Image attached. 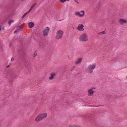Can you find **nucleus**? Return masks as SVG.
<instances>
[{
  "instance_id": "1",
  "label": "nucleus",
  "mask_w": 127,
  "mask_h": 127,
  "mask_svg": "<svg viewBox=\"0 0 127 127\" xmlns=\"http://www.w3.org/2000/svg\"><path fill=\"white\" fill-rule=\"evenodd\" d=\"M47 118V113H43L41 114H39L35 119V122H38L42 121V120H44Z\"/></svg>"
},
{
  "instance_id": "2",
  "label": "nucleus",
  "mask_w": 127,
  "mask_h": 127,
  "mask_svg": "<svg viewBox=\"0 0 127 127\" xmlns=\"http://www.w3.org/2000/svg\"><path fill=\"white\" fill-rule=\"evenodd\" d=\"M97 64H90L86 68V72L87 73H89V74L92 73V72L94 71V69L96 68V66Z\"/></svg>"
},
{
  "instance_id": "3",
  "label": "nucleus",
  "mask_w": 127,
  "mask_h": 127,
  "mask_svg": "<svg viewBox=\"0 0 127 127\" xmlns=\"http://www.w3.org/2000/svg\"><path fill=\"white\" fill-rule=\"evenodd\" d=\"M79 41H88V35L86 33H83L81 35L79 38Z\"/></svg>"
},
{
  "instance_id": "4",
  "label": "nucleus",
  "mask_w": 127,
  "mask_h": 127,
  "mask_svg": "<svg viewBox=\"0 0 127 127\" xmlns=\"http://www.w3.org/2000/svg\"><path fill=\"white\" fill-rule=\"evenodd\" d=\"M64 33V32H63V31L61 30H58L57 32V35L56 36V38H57V39H61V38H62V36H63Z\"/></svg>"
},
{
  "instance_id": "5",
  "label": "nucleus",
  "mask_w": 127,
  "mask_h": 127,
  "mask_svg": "<svg viewBox=\"0 0 127 127\" xmlns=\"http://www.w3.org/2000/svg\"><path fill=\"white\" fill-rule=\"evenodd\" d=\"M50 30V28L49 27H47L46 28L44 29L43 32V36L45 37L48 35V33H49V31Z\"/></svg>"
},
{
  "instance_id": "6",
  "label": "nucleus",
  "mask_w": 127,
  "mask_h": 127,
  "mask_svg": "<svg viewBox=\"0 0 127 127\" xmlns=\"http://www.w3.org/2000/svg\"><path fill=\"white\" fill-rule=\"evenodd\" d=\"M84 25L82 24H79L78 27H76V29L79 30V31H84L85 29H84Z\"/></svg>"
},
{
  "instance_id": "7",
  "label": "nucleus",
  "mask_w": 127,
  "mask_h": 127,
  "mask_svg": "<svg viewBox=\"0 0 127 127\" xmlns=\"http://www.w3.org/2000/svg\"><path fill=\"white\" fill-rule=\"evenodd\" d=\"M96 88L93 87L92 88L89 89L88 90V96H93L94 95V93H95V91L93 90H95Z\"/></svg>"
},
{
  "instance_id": "8",
  "label": "nucleus",
  "mask_w": 127,
  "mask_h": 127,
  "mask_svg": "<svg viewBox=\"0 0 127 127\" xmlns=\"http://www.w3.org/2000/svg\"><path fill=\"white\" fill-rule=\"evenodd\" d=\"M50 76L49 77V80H53L54 79V77H55V73L52 72L50 74Z\"/></svg>"
},
{
  "instance_id": "9",
  "label": "nucleus",
  "mask_w": 127,
  "mask_h": 127,
  "mask_svg": "<svg viewBox=\"0 0 127 127\" xmlns=\"http://www.w3.org/2000/svg\"><path fill=\"white\" fill-rule=\"evenodd\" d=\"M119 22L120 24H121V25H123V24H124V23H127V21L124 19H120L119 20Z\"/></svg>"
},
{
  "instance_id": "10",
  "label": "nucleus",
  "mask_w": 127,
  "mask_h": 127,
  "mask_svg": "<svg viewBox=\"0 0 127 127\" xmlns=\"http://www.w3.org/2000/svg\"><path fill=\"white\" fill-rule=\"evenodd\" d=\"M81 12H83L82 14H81V13L78 11L75 12V15H78V16L81 17L85 15V12H84V11H81Z\"/></svg>"
},
{
  "instance_id": "11",
  "label": "nucleus",
  "mask_w": 127,
  "mask_h": 127,
  "mask_svg": "<svg viewBox=\"0 0 127 127\" xmlns=\"http://www.w3.org/2000/svg\"><path fill=\"white\" fill-rule=\"evenodd\" d=\"M82 62V58L77 59V61L75 62V65H78L80 64Z\"/></svg>"
},
{
  "instance_id": "12",
  "label": "nucleus",
  "mask_w": 127,
  "mask_h": 127,
  "mask_svg": "<svg viewBox=\"0 0 127 127\" xmlns=\"http://www.w3.org/2000/svg\"><path fill=\"white\" fill-rule=\"evenodd\" d=\"M83 119H84V120H88L89 119H90V115L89 114H86V115H84L83 116Z\"/></svg>"
},
{
  "instance_id": "13",
  "label": "nucleus",
  "mask_w": 127,
  "mask_h": 127,
  "mask_svg": "<svg viewBox=\"0 0 127 127\" xmlns=\"http://www.w3.org/2000/svg\"><path fill=\"white\" fill-rule=\"evenodd\" d=\"M28 26L29 28H32V27H34V23L33 22H30L28 23Z\"/></svg>"
},
{
  "instance_id": "14",
  "label": "nucleus",
  "mask_w": 127,
  "mask_h": 127,
  "mask_svg": "<svg viewBox=\"0 0 127 127\" xmlns=\"http://www.w3.org/2000/svg\"><path fill=\"white\" fill-rule=\"evenodd\" d=\"M36 4H37V3H34V4H33L29 11H31V10H32V9H33V7H34L35 6V5H36Z\"/></svg>"
},
{
  "instance_id": "15",
  "label": "nucleus",
  "mask_w": 127,
  "mask_h": 127,
  "mask_svg": "<svg viewBox=\"0 0 127 127\" xmlns=\"http://www.w3.org/2000/svg\"><path fill=\"white\" fill-rule=\"evenodd\" d=\"M29 12H30V11H28L26 12V13H25L22 16V18H24V17H25V16H26V15H27V14H28V13H29Z\"/></svg>"
},
{
  "instance_id": "16",
  "label": "nucleus",
  "mask_w": 127,
  "mask_h": 127,
  "mask_svg": "<svg viewBox=\"0 0 127 127\" xmlns=\"http://www.w3.org/2000/svg\"><path fill=\"white\" fill-rule=\"evenodd\" d=\"M22 27H23V24H21L20 26H18L17 27V29L18 30H19H19H20V29H21V28H22Z\"/></svg>"
},
{
  "instance_id": "17",
  "label": "nucleus",
  "mask_w": 127,
  "mask_h": 127,
  "mask_svg": "<svg viewBox=\"0 0 127 127\" xmlns=\"http://www.w3.org/2000/svg\"><path fill=\"white\" fill-rule=\"evenodd\" d=\"M98 34L99 35H102L103 34H106V31H102L101 32H100V33H98Z\"/></svg>"
},
{
  "instance_id": "18",
  "label": "nucleus",
  "mask_w": 127,
  "mask_h": 127,
  "mask_svg": "<svg viewBox=\"0 0 127 127\" xmlns=\"http://www.w3.org/2000/svg\"><path fill=\"white\" fill-rule=\"evenodd\" d=\"M66 0H60V2L64 3V2H65V1H66ZM68 0V1H69V0Z\"/></svg>"
},
{
  "instance_id": "19",
  "label": "nucleus",
  "mask_w": 127,
  "mask_h": 127,
  "mask_svg": "<svg viewBox=\"0 0 127 127\" xmlns=\"http://www.w3.org/2000/svg\"><path fill=\"white\" fill-rule=\"evenodd\" d=\"M36 55H37V52H36V51H35V52L34 53L33 57H35V56H36Z\"/></svg>"
},
{
  "instance_id": "20",
  "label": "nucleus",
  "mask_w": 127,
  "mask_h": 127,
  "mask_svg": "<svg viewBox=\"0 0 127 127\" xmlns=\"http://www.w3.org/2000/svg\"><path fill=\"white\" fill-rule=\"evenodd\" d=\"M1 30H4V28H2L1 27H0V32L1 31Z\"/></svg>"
},
{
  "instance_id": "21",
  "label": "nucleus",
  "mask_w": 127,
  "mask_h": 127,
  "mask_svg": "<svg viewBox=\"0 0 127 127\" xmlns=\"http://www.w3.org/2000/svg\"><path fill=\"white\" fill-rule=\"evenodd\" d=\"M18 32H19V31L16 29V30L14 31V33H17Z\"/></svg>"
},
{
  "instance_id": "22",
  "label": "nucleus",
  "mask_w": 127,
  "mask_h": 127,
  "mask_svg": "<svg viewBox=\"0 0 127 127\" xmlns=\"http://www.w3.org/2000/svg\"><path fill=\"white\" fill-rule=\"evenodd\" d=\"M21 55H25V53H24L22 50L21 51Z\"/></svg>"
},
{
  "instance_id": "23",
  "label": "nucleus",
  "mask_w": 127,
  "mask_h": 127,
  "mask_svg": "<svg viewBox=\"0 0 127 127\" xmlns=\"http://www.w3.org/2000/svg\"><path fill=\"white\" fill-rule=\"evenodd\" d=\"M11 21H12V20H10V21H8V24H9V25H10V24H11Z\"/></svg>"
},
{
  "instance_id": "24",
  "label": "nucleus",
  "mask_w": 127,
  "mask_h": 127,
  "mask_svg": "<svg viewBox=\"0 0 127 127\" xmlns=\"http://www.w3.org/2000/svg\"><path fill=\"white\" fill-rule=\"evenodd\" d=\"M14 61V58L13 57H12L11 59V61Z\"/></svg>"
},
{
  "instance_id": "25",
  "label": "nucleus",
  "mask_w": 127,
  "mask_h": 127,
  "mask_svg": "<svg viewBox=\"0 0 127 127\" xmlns=\"http://www.w3.org/2000/svg\"><path fill=\"white\" fill-rule=\"evenodd\" d=\"M75 2H77V3H79V2H78V0H74Z\"/></svg>"
},
{
  "instance_id": "26",
  "label": "nucleus",
  "mask_w": 127,
  "mask_h": 127,
  "mask_svg": "<svg viewBox=\"0 0 127 127\" xmlns=\"http://www.w3.org/2000/svg\"><path fill=\"white\" fill-rule=\"evenodd\" d=\"M10 66V65H8L6 66V68H9Z\"/></svg>"
},
{
  "instance_id": "27",
  "label": "nucleus",
  "mask_w": 127,
  "mask_h": 127,
  "mask_svg": "<svg viewBox=\"0 0 127 127\" xmlns=\"http://www.w3.org/2000/svg\"><path fill=\"white\" fill-rule=\"evenodd\" d=\"M13 21H11V23Z\"/></svg>"
}]
</instances>
